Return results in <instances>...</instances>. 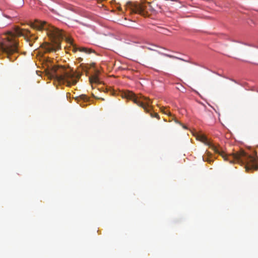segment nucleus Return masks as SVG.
I'll use <instances>...</instances> for the list:
<instances>
[{"instance_id":"1","label":"nucleus","mask_w":258,"mask_h":258,"mask_svg":"<svg viewBox=\"0 0 258 258\" xmlns=\"http://www.w3.org/2000/svg\"><path fill=\"white\" fill-rule=\"evenodd\" d=\"M197 138L199 141L209 146L216 153L221 155L225 160L229 161L230 163L236 162L241 165H244L247 171L251 169L258 170V160L254 155H249L243 150L232 154L227 155L218 147L209 142L205 136L200 135Z\"/></svg>"},{"instance_id":"2","label":"nucleus","mask_w":258,"mask_h":258,"mask_svg":"<svg viewBox=\"0 0 258 258\" xmlns=\"http://www.w3.org/2000/svg\"><path fill=\"white\" fill-rule=\"evenodd\" d=\"M30 35V31L28 30L21 29L18 27L15 29V33L8 32L3 34L2 40H0V51L6 53L7 57L10 61H13L16 59L17 56H12L18 52V42L15 38V35L28 36Z\"/></svg>"},{"instance_id":"3","label":"nucleus","mask_w":258,"mask_h":258,"mask_svg":"<svg viewBox=\"0 0 258 258\" xmlns=\"http://www.w3.org/2000/svg\"><path fill=\"white\" fill-rule=\"evenodd\" d=\"M30 26L32 28L38 30H45L47 31L49 36L54 39H58V40L64 38L67 42L72 46L73 51L74 52H76L78 50L82 52H84L86 53H90L93 52L92 49L86 47L78 48L77 46L74 44L72 38L66 36L62 30L50 25L45 21H41L36 20L34 22L31 23Z\"/></svg>"},{"instance_id":"4","label":"nucleus","mask_w":258,"mask_h":258,"mask_svg":"<svg viewBox=\"0 0 258 258\" xmlns=\"http://www.w3.org/2000/svg\"><path fill=\"white\" fill-rule=\"evenodd\" d=\"M51 74L59 83L69 87L75 85L79 78L72 72L71 69L62 66H53L51 70Z\"/></svg>"},{"instance_id":"5","label":"nucleus","mask_w":258,"mask_h":258,"mask_svg":"<svg viewBox=\"0 0 258 258\" xmlns=\"http://www.w3.org/2000/svg\"><path fill=\"white\" fill-rule=\"evenodd\" d=\"M151 2L142 1L140 4H133L127 2L125 5L126 10L130 11V14H139L147 16L149 12H152Z\"/></svg>"},{"instance_id":"6","label":"nucleus","mask_w":258,"mask_h":258,"mask_svg":"<svg viewBox=\"0 0 258 258\" xmlns=\"http://www.w3.org/2000/svg\"><path fill=\"white\" fill-rule=\"evenodd\" d=\"M121 95L123 98L133 100L137 105L143 108L147 112L150 111L152 101L149 98L141 96L139 99L133 92L129 91L124 92Z\"/></svg>"},{"instance_id":"7","label":"nucleus","mask_w":258,"mask_h":258,"mask_svg":"<svg viewBox=\"0 0 258 258\" xmlns=\"http://www.w3.org/2000/svg\"><path fill=\"white\" fill-rule=\"evenodd\" d=\"M152 12H160L161 10V6L159 5L155 1H153L151 2Z\"/></svg>"},{"instance_id":"8","label":"nucleus","mask_w":258,"mask_h":258,"mask_svg":"<svg viewBox=\"0 0 258 258\" xmlns=\"http://www.w3.org/2000/svg\"><path fill=\"white\" fill-rule=\"evenodd\" d=\"M89 79H90V82L91 83H96L99 82L98 77L97 74H94V75L91 76L89 78Z\"/></svg>"},{"instance_id":"9","label":"nucleus","mask_w":258,"mask_h":258,"mask_svg":"<svg viewBox=\"0 0 258 258\" xmlns=\"http://www.w3.org/2000/svg\"><path fill=\"white\" fill-rule=\"evenodd\" d=\"M80 98L83 100L84 101H88L89 100V98L86 95L82 94L80 96Z\"/></svg>"},{"instance_id":"10","label":"nucleus","mask_w":258,"mask_h":258,"mask_svg":"<svg viewBox=\"0 0 258 258\" xmlns=\"http://www.w3.org/2000/svg\"><path fill=\"white\" fill-rule=\"evenodd\" d=\"M150 115L152 117H156L158 119L160 118L159 115L155 112H151Z\"/></svg>"},{"instance_id":"11","label":"nucleus","mask_w":258,"mask_h":258,"mask_svg":"<svg viewBox=\"0 0 258 258\" xmlns=\"http://www.w3.org/2000/svg\"><path fill=\"white\" fill-rule=\"evenodd\" d=\"M203 160L204 161H207L208 162H211V160H209L208 157H205L204 156H203Z\"/></svg>"},{"instance_id":"12","label":"nucleus","mask_w":258,"mask_h":258,"mask_svg":"<svg viewBox=\"0 0 258 258\" xmlns=\"http://www.w3.org/2000/svg\"><path fill=\"white\" fill-rule=\"evenodd\" d=\"M162 111H163V112L164 113H165V114H168V113L167 112V111H165L163 110H162Z\"/></svg>"},{"instance_id":"13","label":"nucleus","mask_w":258,"mask_h":258,"mask_svg":"<svg viewBox=\"0 0 258 258\" xmlns=\"http://www.w3.org/2000/svg\"><path fill=\"white\" fill-rule=\"evenodd\" d=\"M175 121L176 122V123H179L177 120H175Z\"/></svg>"},{"instance_id":"14","label":"nucleus","mask_w":258,"mask_h":258,"mask_svg":"<svg viewBox=\"0 0 258 258\" xmlns=\"http://www.w3.org/2000/svg\"><path fill=\"white\" fill-rule=\"evenodd\" d=\"M121 10V8H119V10Z\"/></svg>"}]
</instances>
